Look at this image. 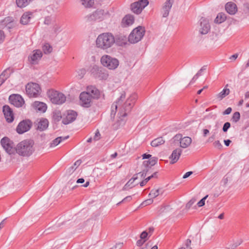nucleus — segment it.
<instances>
[{"mask_svg": "<svg viewBox=\"0 0 249 249\" xmlns=\"http://www.w3.org/2000/svg\"><path fill=\"white\" fill-rule=\"evenodd\" d=\"M62 119V114L60 111L56 110L53 112V119L55 122H58Z\"/></svg>", "mask_w": 249, "mask_h": 249, "instance_id": "obj_38", "label": "nucleus"}, {"mask_svg": "<svg viewBox=\"0 0 249 249\" xmlns=\"http://www.w3.org/2000/svg\"><path fill=\"white\" fill-rule=\"evenodd\" d=\"M1 144L5 150V151L9 154L14 153L16 151V147L13 141L10 140L8 137L3 138L0 141Z\"/></svg>", "mask_w": 249, "mask_h": 249, "instance_id": "obj_8", "label": "nucleus"}, {"mask_svg": "<svg viewBox=\"0 0 249 249\" xmlns=\"http://www.w3.org/2000/svg\"><path fill=\"white\" fill-rule=\"evenodd\" d=\"M34 106L38 111L44 112L47 109L46 105L43 103L38 101L35 102L34 103Z\"/></svg>", "mask_w": 249, "mask_h": 249, "instance_id": "obj_27", "label": "nucleus"}, {"mask_svg": "<svg viewBox=\"0 0 249 249\" xmlns=\"http://www.w3.org/2000/svg\"><path fill=\"white\" fill-rule=\"evenodd\" d=\"M132 196H127L124 198L122 201L119 202L117 205L121 204L122 202H125V201H130L132 200Z\"/></svg>", "mask_w": 249, "mask_h": 249, "instance_id": "obj_57", "label": "nucleus"}, {"mask_svg": "<svg viewBox=\"0 0 249 249\" xmlns=\"http://www.w3.org/2000/svg\"><path fill=\"white\" fill-rule=\"evenodd\" d=\"M104 16V11L97 10L92 14L87 16L85 19L87 22H93L97 20H101Z\"/></svg>", "mask_w": 249, "mask_h": 249, "instance_id": "obj_13", "label": "nucleus"}, {"mask_svg": "<svg viewBox=\"0 0 249 249\" xmlns=\"http://www.w3.org/2000/svg\"><path fill=\"white\" fill-rule=\"evenodd\" d=\"M206 70V66H204L202 67L196 74L197 76H200L202 75V72Z\"/></svg>", "mask_w": 249, "mask_h": 249, "instance_id": "obj_60", "label": "nucleus"}, {"mask_svg": "<svg viewBox=\"0 0 249 249\" xmlns=\"http://www.w3.org/2000/svg\"><path fill=\"white\" fill-rule=\"evenodd\" d=\"M195 199H191L190 200L186 205V208L187 209H190L192 206L194 204V203H195Z\"/></svg>", "mask_w": 249, "mask_h": 249, "instance_id": "obj_56", "label": "nucleus"}, {"mask_svg": "<svg viewBox=\"0 0 249 249\" xmlns=\"http://www.w3.org/2000/svg\"><path fill=\"white\" fill-rule=\"evenodd\" d=\"M240 114L238 111L235 112L231 119V121L234 123H236L238 122L240 119Z\"/></svg>", "mask_w": 249, "mask_h": 249, "instance_id": "obj_40", "label": "nucleus"}, {"mask_svg": "<svg viewBox=\"0 0 249 249\" xmlns=\"http://www.w3.org/2000/svg\"><path fill=\"white\" fill-rule=\"evenodd\" d=\"M242 242V240L238 242H235L233 243L228 244V246L226 248V249H235L237 247L240 245Z\"/></svg>", "mask_w": 249, "mask_h": 249, "instance_id": "obj_43", "label": "nucleus"}, {"mask_svg": "<svg viewBox=\"0 0 249 249\" xmlns=\"http://www.w3.org/2000/svg\"><path fill=\"white\" fill-rule=\"evenodd\" d=\"M145 33L144 27L138 26L133 29L128 37V41L131 43H136L140 41Z\"/></svg>", "mask_w": 249, "mask_h": 249, "instance_id": "obj_5", "label": "nucleus"}, {"mask_svg": "<svg viewBox=\"0 0 249 249\" xmlns=\"http://www.w3.org/2000/svg\"><path fill=\"white\" fill-rule=\"evenodd\" d=\"M174 0H166L162 7L161 13L162 17L166 18L169 15V12L172 6Z\"/></svg>", "mask_w": 249, "mask_h": 249, "instance_id": "obj_18", "label": "nucleus"}, {"mask_svg": "<svg viewBox=\"0 0 249 249\" xmlns=\"http://www.w3.org/2000/svg\"><path fill=\"white\" fill-rule=\"evenodd\" d=\"M42 56V52L39 50L34 51V53L30 56L31 61L32 64H35Z\"/></svg>", "mask_w": 249, "mask_h": 249, "instance_id": "obj_23", "label": "nucleus"}, {"mask_svg": "<svg viewBox=\"0 0 249 249\" xmlns=\"http://www.w3.org/2000/svg\"><path fill=\"white\" fill-rule=\"evenodd\" d=\"M115 41V43L117 45L123 46L126 43L127 37L124 35H120L116 36Z\"/></svg>", "mask_w": 249, "mask_h": 249, "instance_id": "obj_24", "label": "nucleus"}, {"mask_svg": "<svg viewBox=\"0 0 249 249\" xmlns=\"http://www.w3.org/2000/svg\"><path fill=\"white\" fill-rule=\"evenodd\" d=\"M47 95L51 102L55 104H62L66 100V97L64 94L53 89L49 90Z\"/></svg>", "mask_w": 249, "mask_h": 249, "instance_id": "obj_4", "label": "nucleus"}, {"mask_svg": "<svg viewBox=\"0 0 249 249\" xmlns=\"http://www.w3.org/2000/svg\"><path fill=\"white\" fill-rule=\"evenodd\" d=\"M12 72V70L10 68H7L3 71L0 76L5 81L10 77Z\"/></svg>", "mask_w": 249, "mask_h": 249, "instance_id": "obj_36", "label": "nucleus"}, {"mask_svg": "<svg viewBox=\"0 0 249 249\" xmlns=\"http://www.w3.org/2000/svg\"><path fill=\"white\" fill-rule=\"evenodd\" d=\"M13 22V18L11 17H8L5 18L1 21V25L7 27L8 28H11Z\"/></svg>", "mask_w": 249, "mask_h": 249, "instance_id": "obj_33", "label": "nucleus"}, {"mask_svg": "<svg viewBox=\"0 0 249 249\" xmlns=\"http://www.w3.org/2000/svg\"><path fill=\"white\" fill-rule=\"evenodd\" d=\"M172 209L170 206L169 205L162 206L159 210L160 214H164L169 212V211Z\"/></svg>", "mask_w": 249, "mask_h": 249, "instance_id": "obj_42", "label": "nucleus"}, {"mask_svg": "<svg viewBox=\"0 0 249 249\" xmlns=\"http://www.w3.org/2000/svg\"><path fill=\"white\" fill-rule=\"evenodd\" d=\"M123 246L122 243L117 244L116 245L113 246L110 249H121L122 247Z\"/></svg>", "mask_w": 249, "mask_h": 249, "instance_id": "obj_63", "label": "nucleus"}, {"mask_svg": "<svg viewBox=\"0 0 249 249\" xmlns=\"http://www.w3.org/2000/svg\"><path fill=\"white\" fill-rule=\"evenodd\" d=\"M231 125L230 123L226 122L225 123L223 126L222 130L224 132H227L228 130L230 128Z\"/></svg>", "mask_w": 249, "mask_h": 249, "instance_id": "obj_48", "label": "nucleus"}, {"mask_svg": "<svg viewBox=\"0 0 249 249\" xmlns=\"http://www.w3.org/2000/svg\"><path fill=\"white\" fill-rule=\"evenodd\" d=\"M153 202V200L152 198L148 199L145 201H144L142 203V205L146 206L147 205H150Z\"/></svg>", "mask_w": 249, "mask_h": 249, "instance_id": "obj_51", "label": "nucleus"}, {"mask_svg": "<svg viewBox=\"0 0 249 249\" xmlns=\"http://www.w3.org/2000/svg\"><path fill=\"white\" fill-rule=\"evenodd\" d=\"M148 235H148L147 231H143L141 233L140 237V238H141L144 240H145L146 241L148 239L147 237H148Z\"/></svg>", "mask_w": 249, "mask_h": 249, "instance_id": "obj_46", "label": "nucleus"}, {"mask_svg": "<svg viewBox=\"0 0 249 249\" xmlns=\"http://www.w3.org/2000/svg\"><path fill=\"white\" fill-rule=\"evenodd\" d=\"M81 3L86 8L91 7L94 4V0H81Z\"/></svg>", "mask_w": 249, "mask_h": 249, "instance_id": "obj_41", "label": "nucleus"}, {"mask_svg": "<svg viewBox=\"0 0 249 249\" xmlns=\"http://www.w3.org/2000/svg\"><path fill=\"white\" fill-rule=\"evenodd\" d=\"M100 133L99 131L98 130H97L95 134L93 139L95 141H98L100 139Z\"/></svg>", "mask_w": 249, "mask_h": 249, "instance_id": "obj_61", "label": "nucleus"}, {"mask_svg": "<svg viewBox=\"0 0 249 249\" xmlns=\"http://www.w3.org/2000/svg\"><path fill=\"white\" fill-rule=\"evenodd\" d=\"M225 10L230 15H234L237 11V7L233 2H229L225 5Z\"/></svg>", "mask_w": 249, "mask_h": 249, "instance_id": "obj_20", "label": "nucleus"}, {"mask_svg": "<svg viewBox=\"0 0 249 249\" xmlns=\"http://www.w3.org/2000/svg\"><path fill=\"white\" fill-rule=\"evenodd\" d=\"M32 126V122L30 120H24L18 124L16 130L18 133L21 134L29 130Z\"/></svg>", "mask_w": 249, "mask_h": 249, "instance_id": "obj_10", "label": "nucleus"}, {"mask_svg": "<svg viewBox=\"0 0 249 249\" xmlns=\"http://www.w3.org/2000/svg\"><path fill=\"white\" fill-rule=\"evenodd\" d=\"M49 122L47 119L41 118L38 123L37 129L44 131L48 127Z\"/></svg>", "mask_w": 249, "mask_h": 249, "instance_id": "obj_25", "label": "nucleus"}, {"mask_svg": "<svg viewBox=\"0 0 249 249\" xmlns=\"http://www.w3.org/2000/svg\"><path fill=\"white\" fill-rule=\"evenodd\" d=\"M227 17L226 14L223 13H219L214 19L215 23L220 24L223 22L226 19Z\"/></svg>", "mask_w": 249, "mask_h": 249, "instance_id": "obj_31", "label": "nucleus"}, {"mask_svg": "<svg viewBox=\"0 0 249 249\" xmlns=\"http://www.w3.org/2000/svg\"><path fill=\"white\" fill-rule=\"evenodd\" d=\"M163 191L161 189L159 188L158 189H152L149 194V196L152 199L158 196L160 194H162Z\"/></svg>", "mask_w": 249, "mask_h": 249, "instance_id": "obj_35", "label": "nucleus"}, {"mask_svg": "<svg viewBox=\"0 0 249 249\" xmlns=\"http://www.w3.org/2000/svg\"><path fill=\"white\" fill-rule=\"evenodd\" d=\"M191 240L189 239H188L186 240L185 243V246L186 249H192L191 247Z\"/></svg>", "mask_w": 249, "mask_h": 249, "instance_id": "obj_54", "label": "nucleus"}, {"mask_svg": "<svg viewBox=\"0 0 249 249\" xmlns=\"http://www.w3.org/2000/svg\"><path fill=\"white\" fill-rule=\"evenodd\" d=\"M192 142V139L190 137H185L181 140L180 142V147L183 148L188 147Z\"/></svg>", "mask_w": 249, "mask_h": 249, "instance_id": "obj_29", "label": "nucleus"}, {"mask_svg": "<svg viewBox=\"0 0 249 249\" xmlns=\"http://www.w3.org/2000/svg\"><path fill=\"white\" fill-rule=\"evenodd\" d=\"M34 142L32 140H25L18 143L16 147V152L20 156L29 157L34 151Z\"/></svg>", "mask_w": 249, "mask_h": 249, "instance_id": "obj_2", "label": "nucleus"}, {"mask_svg": "<svg viewBox=\"0 0 249 249\" xmlns=\"http://www.w3.org/2000/svg\"><path fill=\"white\" fill-rule=\"evenodd\" d=\"M115 37L108 33L100 35L96 39L97 47L102 49H107L111 47L115 43Z\"/></svg>", "mask_w": 249, "mask_h": 249, "instance_id": "obj_3", "label": "nucleus"}, {"mask_svg": "<svg viewBox=\"0 0 249 249\" xmlns=\"http://www.w3.org/2000/svg\"><path fill=\"white\" fill-rule=\"evenodd\" d=\"M242 10L245 13L249 15V3L247 2L244 3L243 5Z\"/></svg>", "mask_w": 249, "mask_h": 249, "instance_id": "obj_45", "label": "nucleus"}, {"mask_svg": "<svg viewBox=\"0 0 249 249\" xmlns=\"http://www.w3.org/2000/svg\"><path fill=\"white\" fill-rule=\"evenodd\" d=\"M5 38L4 32L0 30V43L2 42Z\"/></svg>", "mask_w": 249, "mask_h": 249, "instance_id": "obj_62", "label": "nucleus"}, {"mask_svg": "<svg viewBox=\"0 0 249 249\" xmlns=\"http://www.w3.org/2000/svg\"><path fill=\"white\" fill-rule=\"evenodd\" d=\"M183 138H182V135L178 134H177L174 137V139H175V141H181V139H182Z\"/></svg>", "mask_w": 249, "mask_h": 249, "instance_id": "obj_64", "label": "nucleus"}, {"mask_svg": "<svg viewBox=\"0 0 249 249\" xmlns=\"http://www.w3.org/2000/svg\"><path fill=\"white\" fill-rule=\"evenodd\" d=\"M86 92L91 95L93 99H98L100 97L99 90L94 86H90L88 87Z\"/></svg>", "mask_w": 249, "mask_h": 249, "instance_id": "obj_21", "label": "nucleus"}, {"mask_svg": "<svg viewBox=\"0 0 249 249\" xmlns=\"http://www.w3.org/2000/svg\"><path fill=\"white\" fill-rule=\"evenodd\" d=\"M53 30L55 34H58L61 31V26L57 24H55L53 27Z\"/></svg>", "mask_w": 249, "mask_h": 249, "instance_id": "obj_49", "label": "nucleus"}, {"mask_svg": "<svg viewBox=\"0 0 249 249\" xmlns=\"http://www.w3.org/2000/svg\"><path fill=\"white\" fill-rule=\"evenodd\" d=\"M228 86L227 84L225 88L218 94L217 96V98L221 100L224 98H225L227 95H229L230 93V89H229L226 88V87Z\"/></svg>", "mask_w": 249, "mask_h": 249, "instance_id": "obj_34", "label": "nucleus"}, {"mask_svg": "<svg viewBox=\"0 0 249 249\" xmlns=\"http://www.w3.org/2000/svg\"><path fill=\"white\" fill-rule=\"evenodd\" d=\"M158 158L151 157L148 160H145L143 162L142 165L144 167H150V168L155 165L158 161Z\"/></svg>", "mask_w": 249, "mask_h": 249, "instance_id": "obj_26", "label": "nucleus"}, {"mask_svg": "<svg viewBox=\"0 0 249 249\" xmlns=\"http://www.w3.org/2000/svg\"><path fill=\"white\" fill-rule=\"evenodd\" d=\"M148 0H139L131 4V10L134 13L139 14L148 4Z\"/></svg>", "mask_w": 249, "mask_h": 249, "instance_id": "obj_9", "label": "nucleus"}, {"mask_svg": "<svg viewBox=\"0 0 249 249\" xmlns=\"http://www.w3.org/2000/svg\"><path fill=\"white\" fill-rule=\"evenodd\" d=\"M43 52L45 54L51 53L53 51V48L50 44L46 43L42 47Z\"/></svg>", "mask_w": 249, "mask_h": 249, "instance_id": "obj_39", "label": "nucleus"}, {"mask_svg": "<svg viewBox=\"0 0 249 249\" xmlns=\"http://www.w3.org/2000/svg\"><path fill=\"white\" fill-rule=\"evenodd\" d=\"M199 32L202 35L207 34L210 30V25L209 21L205 18L202 17L200 19Z\"/></svg>", "mask_w": 249, "mask_h": 249, "instance_id": "obj_15", "label": "nucleus"}, {"mask_svg": "<svg viewBox=\"0 0 249 249\" xmlns=\"http://www.w3.org/2000/svg\"><path fill=\"white\" fill-rule=\"evenodd\" d=\"M32 0H16V3L18 7L22 8L29 4Z\"/></svg>", "mask_w": 249, "mask_h": 249, "instance_id": "obj_37", "label": "nucleus"}, {"mask_svg": "<svg viewBox=\"0 0 249 249\" xmlns=\"http://www.w3.org/2000/svg\"><path fill=\"white\" fill-rule=\"evenodd\" d=\"M208 197V195H206L203 198H202L197 203V205L198 207H202L205 205V201L206 198Z\"/></svg>", "mask_w": 249, "mask_h": 249, "instance_id": "obj_50", "label": "nucleus"}, {"mask_svg": "<svg viewBox=\"0 0 249 249\" xmlns=\"http://www.w3.org/2000/svg\"><path fill=\"white\" fill-rule=\"evenodd\" d=\"M3 112L8 123H12L14 121V116L13 110L8 105L3 107Z\"/></svg>", "mask_w": 249, "mask_h": 249, "instance_id": "obj_17", "label": "nucleus"}, {"mask_svg": "<svg viewBox=\"0 0 249 249\" xmlns=\"http://www.w3.org/2000/svg\"><path fill=\"white\" fill-rule=\"evenodd\" d=\"M80 101L82 106L85 107H89L91 106V100L92 99L91 95L86 92H82L80 94Z\"/></svg>", "mask_w": 249, "mask_h": 249, "instance_id": "obj_12", "label": "nucleus"}, {"mask_svg": "<svg viewBox=\"0 0 249 249\" xmlns=\"http://www.w3.org/2000/svg\"><path fill=\"white\" fill-rule=\"evenodd\" d=\"M231 107H229L224 111L223 112L222 114L223 115H229L231 113Z\"/></svg>", "mask_w": 249, "mask_h": 249, "instance_id": "obj_59", "label": "nucleus"}, {"mask_svg": "<svg viewBox=\"0 0 249 249\" xmlns=\"http://www.w3.org/2000/svg\"><path fill=\"white\" fill-rule=\"evenodd\" d=\"M82 161L80 160H76L73 166L71 167L72 169L75 170L81 163Z\"/></svg>", "mask_w": 249, "mask_h": 249, "instance_id": "obj_53", "label": "nucleus"}, {"mask_svg": "<svg viewBox=\"0 0 249 249\" xmlns=\"http://www.w3.org/2000/svg\"><path fill=\"white\" fill-rule=\"evenodd\" d=\"M26 91L29 97H36L40 93L41 89L38 84L31 83L26 85Z\"/></svg>", "mask_w": 249, "mask_h": 249, "instance_id": "obj_7", "label": "nucleus"}, {"mask_svg": "<svg viewBox=\"0 0 249 249\" xmlns=\"http://www.w3.org/2000/svg\"><path fill=\"white\" fill-rule=\"evenodd\" d=\"M92 73L95 78L100 80H106L107 78L108 74L107 71L102 68L94 66L92 70Z\"/></svg>", "mask_w": 249, "mask_h": 249, "instance_id": "obj_11", "label": "nucleus"}, {"mask_svg": "<svg viewBox=\"0 0 249 249\" xmlns=\"http://www.w3.org/2000/svg\"><path fill=\"white\" fill-rule=\"evenodd\" d=\"M69 137V136H67L65 137H58L56 138L50 143V147H53L57 146L61 142L68 139Z\"/></svg>", "mask_w": 249, "mask_h": 249, "instance_id": "obj_30", "label": "nucleus"}, {"mask_svg": "<svg viewBox=\"0 0 249 249\" xmlns=\"http://www.w3.org/2000/svg\"><path fill=\"white\" fill-rule=\"evenodd\" d=\"M77 113L73 110H68L67 115L62 120V123L64 124H68L73 122L76 118Z\"/></svg>", "mask_w": 249, "mask_h": 249, "instance_id": "obj_16", "label": "nucleus"}, {"mask_svg": "<svg viewBox=\"0 0 249 249\" xmlns=\"http://www.w3.org/2000/svg\"><path fill=\"white\" fill-rule=\"evenodd\" d=\"M86 72V71L85 69H81L77 71L79 78L80 79H81L82 78H83L84 75L85 74Z\"/></svg>", "mask_w": 249, "mask_h": 249, "instance_id": "obj_47", "label": "nucleus"}, {"mask_svg": "<svg viewBox=\"0 0 249 249\" xmlns=\"http://www.w3.org/2000/svg\"><path fill=\"white\" fill-rule=\"evenodd\" d=\"M164 142L165 141L162 137H159L153 140L151 142V145L153 147H157L163 144Z\"/></svg>", "mask_w": 249, "mask_h": 249, "instance_id": "obj_32", "label": "nucleus"}, {"mask_svg": "<svg viewBox=\"0 0 249 249\" xmlns=\"http://www.w3.org/2000/svg\"><path fill=\"white\" fill-rule=\"evenodd\" d=\"M51 21H52V18L50 16H48L45 18L44 23L45 24L49 25L51 23Z\"/></svg>", "mask_w": 249, "mask_h": 249, "instance_id": "obj_55", "label": "nucleus"}, {"mask_svg": "<svg viewBox=\"0 0 249 249\" xmlns=\"http://www.w3.org/2000/svg\"><path fill=\"white\" fill-rule=\"evenodd\" d=\"M10 103L16 107H21L24 103L21 96L18 94H12L9 97Z\"/></svg>", "mask_w": 249, "mask_h": 249, "instance_id": "obj_14", "label": "nucleus"}, {"mask_svg": "<svg viewBox=\"0 0 249 249\" xmlns=\"http://www.w3.org/2000/svg\"><path fill=\"white\" fill-rule=\"evenodd\" d=\"M101 64L109 70H115L119 66V61L117 59L108 55H104L101 58Z\"/></svg>", "mask_w": 249, "mask_h": 249, "instance_id": "obj_6", "label": "nucleus"}, {"mask_svg": "<svg viewBox=\"0 0 249 249\" xmlns=\"http://www.w3.org/2000/svg\"><path fill=\"white\" fill-rule=\"evenodd\" d=\"M133 180H131V178L129 180V181L125 184V185L123 188V190H126L128 188H131L134 186V185H132L133 182Z\"/></svg>", "mask_w": 249, "mask_h": 249, "instance_id": "obj_44", "label": "nucleus"}, {"mask_svg": "<svg viewBox=\"0 0 249 249\" xmlns=\"http://www.w3.org/2000/svg\"><path fill=\"white\" fill-rule=\"evenodd\" d=\"M33 17V13L30 12L24 13L21 16L20 22L23 25L28 24L31 18Z\"/></svg>", "mask_w": 249, "mask_h": 249, "instance_id": "obj_22", "label": "nucleus"}, {"mask_svg": "<svg viewBox=\"0 0 249 249\" xmlns=\"http://www.w3.org/2000/svg\"><path fill=\"white\" fill-rule=\"evenodd\" d=\"M182 153V150L179 148H177L175 149L171 156H170L169 158L171 160L170 161L171 164H174L176 163L178 160L179 159V158Z\"/></svg>", "mask_w": 249, "mask_h": 249, "instance_id": "obj_19", "label": "nucleus"}, {"mask_svg": "<svg viewBox=\"0 0 249 249\" xmlns=\"http://www.w3.org/2000/svg\"><path fill=\"white\" fill-rule=\"evenodd\" d=\"M213 145L215 147H216L219 149H221L223 146L219 141H215L213 142Z\"/></svg>", "mask_w": 249, "mask_h": 249, "instance_id": "obj_52", "label": "nucleus"}, {"mask_svg": "<svg viewBox=\"0 0 249 249\" xmlns=\"http://www.w3.org/2000/svg\"><path fill=\"white\" fill-rule=\"evenodd\" d=\"M134 21V17L130 15H126L122 20V23L125 25V26H128L132 25Z\"/></svg>", "mask_w": 249, "mask_h": 249, "instance_id": "obj_28", "label": "nucleus"}, {"mask_svg": "<svg viewBox=\"0 0 249 249\" xmlns=\"http://www.w3.org/2000/svg\"><path fill=\"white\" fill-rule=\"evenodd\" d=\"M145 242H146L145 240H144L140 238V239L138 240L137 241L136 245L139 247H141L142 245H143L145 243Z\"/></svg>", "mask_w": 249, "mask_h": 249, "instance_id": "obj_58", "label": "nucleus"}, {"mask_svg": "<svg viewBox=\"0 0 249 249\" xmlns=\"http://www.w3.org/2000/svg\"><path fill=\"white\" fill-rule=\"evenodd\" d=\"M137 96L135 94L131 95L126 100V101L122 104L125 98V92L123 91L120 97V98L114 103L111 107L110 117L111 119H114L116 114L118 106L121 107L120 108L119 114H120V118L124 117L127 116V113H129L133 107L135 101L137 99Z\"/></svg>", "mask_w": 249, "mask_h": 249, "instance_id": "obj_1", "label": "nucleus"}]
</instances>
